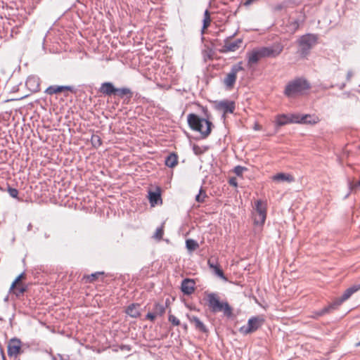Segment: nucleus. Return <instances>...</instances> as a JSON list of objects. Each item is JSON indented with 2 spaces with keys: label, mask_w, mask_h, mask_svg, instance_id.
<instances>
[{
  "label": "nucleus",
  "mask_w": 360,
  "mask_h": 360,
  "mask_svg": "<svg viewBox=\"0 0 360 360\" xmlns=\"http://www.w3.org/2000/svg\"><path fill=\"white\" fill-rule=\"evenodd\" d=\"M186 247L189 251H193L199 247V245L196 240L193 239H188L186 241Z\"/></svg>",
  "instance_id": "393cba45"
},
{
  "label": "nucleus",
  "mask_w": 360,
  "mask_h": 360,
  "mask_svg": "<svg viewBox=\"0 0 360 360\" xmlns=\"http://www.w3.org/2000/svg\"><path fill=\"white\" fill-rule=\"evenodd\" d=\"M254 129L255 130H259L260 129L259 125L255 124V126L254 127Z\"/></svg>",
  "instance_id": "09e8293b"
},
{
  "label": "nucleus",
  "mask_w": 360,
  "mask_h": 360,
  "mask_svg": "<svg viewBox=\"0 0 360 360\" xmlns=\"http://www.w3.org/2000/svg\"><path fill=\"white\" fill-rule=\"evenodd\" d=\"M205 197V193L202 192V190L200 189L199 193L195 196V200L198 202H203Z\"/></svg>",
  "instance_id": "7c9ffc66"
},
{
  "label": "nucleus",
  "mask_w": 360,
  "mask_h": 360,
  "mask_svg": "<svg viewBox=\"0 0 360 360\" xmlns=\"http://www.w3.org/2000/svg\"><path fill=\"white\" fill-rule=\"evenodd\" d=\"M8 192L9 195L13 198H17L18 194V190L13 188H8Z\"/></svg>",
  "instance_id": "f704fd0d"
},
{
  "label": "nucleus",
  "mask_w": 360,
  "mask_h": 360,
  "mask_svg": "<svg viewBox=\"0 0 360 360\" xmlns=\"http://www.w3.org/2000/svg\"><path fill=\"white\" fill-rule=\"evenodd\" d=\"M148 198L151 206H155L156 205L162 204V198L160 191L158 189V191H149L148 193Z\"/></svg>",
  "instance_id": "f3484780"
},
{
  "label": "nucleus",
  "mask_w": 360,
  "mask_h": 360,
  "mask_svg": "<svg viewBox=\"0 0 360 360\" xmlns=\"http://www.w3.org/2000/svg\"><path fill=\"white\" fill-rule=\"evenodd\" d=\"M156 314L154 313V312H148L146 316V318L147 319H149L151 321H153L155 320V319L156 318Z\"/></svg>",
  "instance_id": "c9c22d12"
},
{
  "label": "nucleus",
  "mask_w": 360,
  "mask_h": 360,
  "mask_svg": "<svg viewBox=\"0 0 360 360\" xmlns=\"http://www.w3.org/2000/svg\"><path fill=\"white\" fill-rule=\"evenodd\" d=\"M25 278V274H20L13 282L11 284V286L10 288V290H13L17 285H20V281Z\"/></svg>",
  "instance_id": "c756f323"
},
{
  "label": "nucleus",
  "mask_w": 360,
  "mask_h": 360,
  "mask_svg": "<svg viewBox=\"0 0 360 360\" xmlns=\"http://www.w3.org/2000/svg\"><path fill=\"white\" fill-rule=\"evenodd\" d=\"M338 307H336V305H333V303L330 304L329 305L323 307L321 310H319V311H316L314 313L315 315L314 316V318H317V317L323 316V315H325L326 314H329L330 311H332L333 310L336 309Z\"/></svg>",
  "instance_id": "4be33fe9"
},
{
  "label": "nucleus",
  "mask_w": 360,
  "mask_h": 360,
  "mask_svg": "<svg viewBox=\"0 0 360 360\" xmlns=\"http://www.w3.org/2000/svg\"><path fill=\"white\" fill-rule=\"evenodd\" d=\"M348 184H349V188L350 191H352L356 186H359L360 187V181H359L356 184H353L352 182L349 181Z\"/></svg>",
  "instance_id": "58836bf2"
},
{
  "label": "nucleus",
  "mask_w": 360,
  "mask_h": 360,
  "mask_svg": "<svg viewBox=\"0 0 360 360\" xmlns=\"http://www.w3.org/2000/svg\"><path fill=\"white\" fill-rule=\"evenodd\" d=\"M353 75V73L351 70H349L347 74V80L349 81Z\"/></svg>",
  "instance_id": "79ce46f5"
},
{
  "label": "nucleus",
  "mask_w": 360,
  "mask_h": 360,
  "mask_svg": "<svg viewBox=\"0 0 360 360\" xmlns=\"http://www.w3.org/2000/svg\"><path fill=\"white\" fill-rule=\"evenodd\" d=\"M243 40L241 39H238L234 41L230 42L229 37H227L224 40V45L223 46V49L221 52H233L236 51L238 49L242 44Z\"/></svg>",
  "instance_id": "9b49d317"
},
{
  "label": "nucleus",
  "mask_w": 360,
  "mask_h": 360,
  "mask_svg": "<svg viewBox=\"0 0 360 360\" xmlns=\"http://www.w3.org/2000/svg\"><path fill=\"white\" fill-rule=\"evenodd\" d=\"M264 323V319L259 316H252L249 319L248 324L243 326L240 328L239 331L243 334L247 335L256 331L259 329Z\"/></svg>",
  "instance_id": "0eeeda50"
},
{
  "label": "nucleus",
  "mask_w": 360,
  "mask_h": 360,
  "mask_svg": "<svg viewBox=\"0 0 360 360\" xmlns=\"http://www.w3.org/2000/svg\"><path fill=\"white\" fill-rule=\"evenodd\" d=\"M133 93L129 88H115L114 87V98L117 96L128 102L132 97Z\"/></svg>",
  "instance_id": "9d476101"
},
{
  "label": "nucleus",
  "mask_w": 360,
  "mask_h": 360,
  "mask_svg": "<svg viewBox=\"0 0 360 360\" xmlns=\"http://www.w3.org/2000/svg\"><path fill=\"white\" fill-rule=\"evenodd\" d=\"M356 347H360V341L356 344Z\"/></svg>",
  "instance_id": "3c124183"
},
{
  "label": "nucleus",
  "mask_w": 360,
  "mask_h": 360,
  "mask_svg": "<svg viewBox=\"0 0 360 360\" xmlns=\"http://www.w3.org/2000/svg\"><path fill=\"white\" fill-rule=\"evenodd\" d=\"M214 273L221 278L226 281V278L225 277L223 271L219 267L218 265L214 266Z\"/></svg>",
  "instance_id": "2f4dec72"
},
{
  "label": "nucleus",
  "mask_w": 360,
  "mask_h": 360,
  "mask_svg": "<svg viewBox=\"0 0 360 360\" xmlns=\"http://www.w3.org/2000/svg\"><path fill=\"white\" fill-rule=\"evenodd\" d=\"M210 18H203L202 30L206 29L210 24Z\"/></svg>",
  "instance_id": "e433bc0d"
},
{
  "label": "nucleus",
  "mask_w": 360,
  "mask_h": 360,
  "mask_svg": "<svg viewBox=\"0 0 360 360\" xmlns=\"http://www.w3.org/2000/svg\"><path fill=\"white\" fill-rule=\"evenodd\" d=\"M164 234L163 224L157 228L155 233L153 235V238L158 240H160L162 238Z\"/></svg>",
  "instance_id": "cd10ccee"
},
{
  "label": "nucleus",
  "mask_w": 360,
  "mask_h": 360,
  "mask_svg": "<svg viewBox=\"0 0 360 360\" xmlns=\"http://www.w3.org/2000/svg\"><path fill=\"white\" fill-rule=\"evenodd\" d=\"M65 90L72 91V87L70 86H51L46 89V93L52 95L54 94L60 93Z\"/></svg>",
  "instance_id": "a211bd4d"
},
{
  "label": "nucleus",
  "mask_w": 360,
  "mask_h": 360,
  "mask_svg": "<svg viewBox=\"0 0 360 360\" xmlns=\"http://www.w3.org/2000/svg\"><path fill=\"white\" fill-rule=\"evenodd\" d=\"M310 115H300L292 114L290 115L285 114L278 115L276 117V124L278 127H281L289 123H316L314 120H311Z\"/></svg>",
  "instance_id": "20e7f679"
},
{
  "label": "nucleus",
  "mask_w": 360,
  "mask_h": 360,
  "mask_svg": "<svg viewBox=\"0 0 360 360\" xmlns=\"http://www.w3.org/2000/svg\"><path fill=\"white\" fill-rule=\"evenodd\" d=\"M259 48L255 49L247 53L248 62L249 65L257 63L261 58H263L260 53Z\"/></svg>",
  "instance_id": "dca6fc26"
},
{
  "label": "nucleus",
  "mask_w": 360,
  "mask_h": 360,
  "mask_svg": "<svg viewBox=\"0 0 360 360\" xmlns=\"http://www.w3.org/2000/svg\"><path fill=\"white\" fill-rule=\"evenodd\" d=\"M20 342L18 340H12L8 345V354L11 356H16L20 352Z\"/></svg>",
  "instance_id": "2eb2a0df"
},
{
  "label": "nucleus",
  "mask_w": 360,
  "mask_h": 360,
  "mask_svg": "<svg viewBox=\"0 0 360 360\" xmlns=\"http://www.w3.org/2000/svg\"><path fill=\"white\" fill-rule=\"evenodd\" d=\"M210 18L208 10H205V11L204 13V18Z\"/></svg>",
  "instance_id": "c03bdc74"
},
{
  "label": "nucleus",
  "mask_w": 360,
  "mask_h": 360,
  "mask_svg": "<svg viewBox=\"0 0 360 360\" xmlns=\"http://www.w3.org/2000/svg\"><path fill=\"white\" fill-rule=\"evenodd\" d=\"M181 290L184 295H189L195 290V282L190 278H185L181 282Z\"/></svg>",
  "instance_id": "4468645a"
},
{
  "label": "nucleus",
  "mask_w": 360,
  "mask_h": 360,
  "mask_svg": "<svg viewBox=\"0 0 360 360\" xmlns=\"http://www.w3.org/2000/svg\"><path fill=\"white\" fill-rule=\"evenodd\" d=\"M229 184L234 187H236L238 186L237 180L235 177L230 178L229 180Z\"/></svg>",
  "instance_id": "4c0bfd02"
},
{
  "label": "nucleus",
  "mask_w": 360,
  "mask_h": 360,
  "mask_svg": "<svg viewBox=\"0 0 360 360\" xmlns=\"http://www.w3.org/2000/svg\"><path fill=\"white\" fill-rule=\"evenodd\" d=\"M255 0H246L245 2V6H249Z\"/></svg>",
  "instance_id": "a18cd8bd"
},
{
  "label": "nucleus",
  "mask_w": 360,
  "mask_h": 360,
  "mask_svg": "<svg viewBox=\"0 0 360 360\" xmlns=\"http://www.w3.org/2000/svg\"><path fill=\"white\" fill-rule=\"evenodd\" d=\"M248 170V168L240 165L234 167L233 172L238 176H242L243 173Z\"/></svg>",
  "instance_id": "c85d7f7f"
},
{
  "label": "nucleus",
  "mask_w": 360,
  "mask_h": 360,
  "mask_svg": "<svg viewBox=\"0 0 360 360\" xmlns=\"http://www.w3.org/2000/svg\"><path fill=\"white\" fill-rule=\"evenodd\" d=\"M103 274V272H96L91 274V275L84 276L83 279L85 280L86 283H92L98 279V276Z\"/></svg>",
  "instance_id": "a878e982"
},
{
  "label": "nucleus",
  "mask_w": 360,
  "mask_h": 360,
  "mask_svg": "<svg viewBox=\"0 0 360 360\" xmlns=\"http://www.w3.org/2000/svg\"><path fill=\"white\" fill-rule=\"evenodd\" d=\"M100 91L104 94H111L112 93V84L110 82L103 83L100 89Z\"/></svg>",
  "instance_id": "b1692460"
},
{
  "label": "nucleus",
  "mask_w": 360,
  "mask_h": 360,
  "mask_svg": "<svg viewBox=\"0 0 360 360\" xmlns=\"http://www.w3.org/2000/svg\"><path fill=\"white\" fill-rule=\"evenodd\" d=\"M207 302L211 311L216 313L222 311L225 316H232V308L227 302H221L217 294L211 292L207 295Z\"/></svg>",
  "instance_id": "7ed1b4c3"
},
{
  "label": "nucleus",
  "mask_w": 360,
  "mask_h": 360,
  "mask_svg": "<svg viewBox=\"0 0 360 360\" xmlns=\"http://www.w3.org/2000/svg\"><path fill=\"white\" fill-rule=\"evenodd\" d=\"M168 320L174 326H179L180 324V321L175 316H174L172 314L169 315Z\"/></svg>",
  "instance_id": "473e14b6"
},
{
  "label": "nucleus",
  "mask_w": 360,
  "mask_h": 360,
  "mask_svg": "<svg viewBox=\"0 0 360 360\" xmlns=\"http://www.w3.org/2000/svg\"><path fill=\"white\" fill-rule=\"evenodd\" d=\"M187 121L190 128L200 133L202 138H206L210 134L213 124L207 119L200 118L194 113H190L187 115Z\"/></svg>",
  "instance_id": "f257e3e1"
},
{
  "label": "nucleus",
  "mask_w": 360,
  "mask_h": 360,
  "mask_svg": "<svg viewBox=\"0 0 360 360\" xmlns=\"http://www.w3.org/2000/svg\"><path fill=\"white\" fill-rule=\"evenodd\" d=\"M295 24L297 26V25H298V22H297V21H295Z\"/></svg>",
  "instance_id": "603ef678"
},
{
  "label": "nucleus",
  "mask_w": 360,
  "mask_h": 360,
  "mask_svg": "<svg viewBox=\"0 0 360 360\" xmlns=\"http://www.w3.org/2000/svg\"><path fill=\"white\" fill-rule=\"evenodd\" d=\"M117 350H118V349L117 348V347H115V346L114 345V352H117Z\"/></svg>",
  "instance_id": "8fccbe9b"
},
{
  "label": "nucleus",
  "mask_w": 360,
  "mask_h": 360,
  "mask_svg": "<svg viewBox=\"0 0 360 360\" xmlns=\"http://www.w3.org/2000/svg\"><path fill=\"white\" fill-rule=\"evenodd\" d=\"M311 88L309 82L303 77L296 78L288 83L284 93L288 97L302 95Z\"/></svg>",
  "instance_id": "f03ea898"
},
{
  "label": "nucleus",
  "mask_w": 360,
  "mask_h": 360,
  "mask_svg": "<svg viewBox=\"0 0 360 360\" xmlns=\"http://www.w3.org/2000/svg\"><path fill=\"white\" fill-rule=\"evenodd\" d=\"M140 304H131L126 309V313L133 318H136L140 316Z\"/></svg>",
  "instance_id": "6ab92c4d"
},
{
  "label": "nucleus",
  "mask_w": 360,
  "mask_h": 360,
  "mask_svg": "<svg viewBox=\"0 0 360 360\" xmlns=\"http://www.w3.org/2000/svg\"><path fill=\"white\" fill-rule=\"evenodd\" d=\"M254 224L255 225L262 226L266 218V207L261 200H258L255 202V207L252 212Z\"/></svg>",
  "instance_id": "423d86ee"
},
{
  "label": "nucleus",
  "mask_w": 360,
  "mask_h": 360,
  "mask_svg": "<svg viewBox=\"0 0 360 360\" xmlns=\"http://www.w3.org/2000/svg\"><path fill=\"white\" fill-rule=\"evenodd\" d=\"M243 70V63L238 62L231 67V71L224 79V84L229 88H231L236 83V76L239 71Z\"/></svg>",
  "instance_id": "1a4fd4ad"
},
{
  "label": "nucleus",
  "mask_w": 360,
  "mask_h": 360,
  "mask_svg": "<svg viewBox=\"0 0 360 360\" xmlns=\"http://www.w3.org/2000/svg\"><path fill=\"white\" fill-rule=\"evenodd\" d=\"M187 318L189 322L193 324L195 330L203 333H208V329L207 326L204 324L202 321H200V319L198 317L195 316H190L188 314Z\"/></svg>",
  "instance_id": "f8f14e48"
},
{
  "label": "nucleus",
  "mask_w": 360,
  "mask_h": 360,
  "mask_svg": "<svg viewBox=\"0 0 360 360\" xmlns=\"http://www.w3.org/2000/svg\"><path fill=\"white\" fill-rule=\"evenodd\" d=\"M235 103L230 101H221L217 105V108L222 110L224 114L233 113L235 110Z\"/></svg>",
  "instance_id": "ddd939ff"
},
{
  "label": "nucleus",
  "mask_w": 360,
  "mask_h": 360,
  "mask_svg": "<svg viewBox=\"0 0 360 360\" xmlns=\"http://www.w3.org/2000/svg\"><path fill=\"white\" fill-rule=\"evenodd\" d=\"M119 349L121 350H127V352H129L131 350V347L129 345H120L118 347Z\"/></svg>",
  "instance_id": "a19ab883"
},
{
  "label": "nucleus",
  "mask_w": 360,
  "mask_h": 360,
  "mask_svg": "<svg viewBox=\"0 0 360 360\" xmlns=\"http://www.w3.org/2000/svg\"><path fill=\"white\" fill-rule=\"evenodd\" d=\"M349 288L352 290V292L354 293L360 290V284L354 285L349 287Z\"/></svg>",
  "instance_id": "ea45409f"
},
{
  "label": "nucleus",
  "mask_w": 360,
  "mask_h": 360,
  "mask_svg": "<svg viewBox=\"0 0 360 360\" xmlns=\"http://www.w3.org/2000/svg\"><path fill=\"white\" fill-rule=\"evenodd\" d=\"M317 37L313 34H307L302 36L298 40L299 50L302 57H306L311 49L316 44Z\"/></svg>",
  "instance_id": "39448f33"
},
{
  "label": "nucleus",
  "mask_w": 360,
  "mask_h": 360,
  "mask_svg": "<svg viewBox=\"0 0 360 360\" xmlns=\"http://www.w3.org/2000/svg\"><path fill=\"white\" fill-rule=\"evenodd\" d=\"M13 290H15V293L18 295L22 294L25 291V288L20 285H17Z\"/></svg>",
  "instance_id": "72a5a7b5"
},
{
  "label": "nucleus",
  "mask_w": 360,
  "mask_h": 360,
  "mask_svg": "<svg viewBox=\"0 0 360 360\" xmlns=\"http://www.w3.org/2000/svg\"><path fill=\"white\" fill-rule=\"evenodd\" d=\"M208 264H209L210 268H212V269H213L214 270V266L216 264H214L213 263H212L210 260L208 261Z\"/></svg>",
  "instance_id": "49530a36"
},
{
  "label": "nucleus",
  "mask_w": 360,
  "mask_h": 360,
  "mask_svg": "<svg viewBox=\"0 0 360 360\" xmlns=\"http://www.w3.org/2000/svg\"><path fill=\"white\" fill-rule=\"evenodd\" d=\"M165 165L168 167L172 168L175 167L178 163V157L175 153H170L165 161Z\"/></svg>",
  "instance_id": "5701e85b"
},
{
  "label": "nucleus",
  "mask_w": 360,
  "mask_h": 360,
  "mask_svg": "<svg viewBox=\"0 0 360 360\" xmlns=\"http://www.w3.org/2000/svg\"><path fill=\"white\" fill-rule=\"evenodd\" d=\"M165 307L160 304V303H155L154 305V313L157 315L162 316L165 314Z\"/></svg>",
  "instance_id": "bb28decb"
},
{
  "label": "nucleus",
  "mask_w": 360,
  "mask_h": 360,
  "mask_svg": "<svg viewBox=\"0 0 360 360\" xmlns=\"http://www.w3.org/2000/svg\"><path fill=\"white\" fill-rule=\"evenodd\" d=\"M345 86V83H342L341 84L340 86H339V89H343Z\"/></svg>",
  "instance_id": "de8ad7c7"
},
{
  "label": "nucleus",
  "mask_w": 360,
  "mask_h": 360,
  "mask_svg": "<svg viewBox=\"0 0 360 360\" xmlns=\"http://www.w3.org/2000/svg\"><path fill=\"white\" fill-rule=\"evenodd\" d=\"M283 46L279 43L274 44L269 46L259 47L260 53L264 58H276L283 51Z\"/></svg>",
  "instance_id": "6e6552de"
},
{
  "label": "nucleus",
  "mask_w": 360,
  "mask_h": 360,
  "mask_svg": "<svg viewBox=\"0 0 360 360\" xmlns=\"http://www.w3.org/2000/svg\"><path fill=\"white\" fill-rule=\"evenodd\" d=\"M354 293L352 292V290L348 288L342 295V296L338 299H336L333 302V305H336L337 307H338L340 305L342 304V302L348 300Z\"/></svg>",
  "instance_id": "aec40b11"
},
{
  "label": "nucleus",
  "mask_w": 360,
  "mask_h": 360,
  "mask_svg": "<svg viewBox=\"0 0 360 360\" xmlns=\"http://www.w3.org/2000/svg\"><path fill=\"white\" fill-rule=\"evenodd\" d=\"M272 179L275 181H294V177L292 175L285 173H278L272 176Z\"/></svg>",
  "instance_id": "412c9836"
},
{
  "label": "nucleus",
  "mask_w": 360,
  "mask_h": 360,
  "mask_svg": "<svg viewBox=\"0 0 360 360\" xmlns=\"http://www.w3.org/2000/svg\"><path fill=\"white\" fill-rule=\"evenodd\" d=\"M99 139L98 136H93L92 137V142L94 143V145H96V142H98V143L99 144Z\"/></svg>",
  "instance_id": "37998d69"
}]
</instances>
